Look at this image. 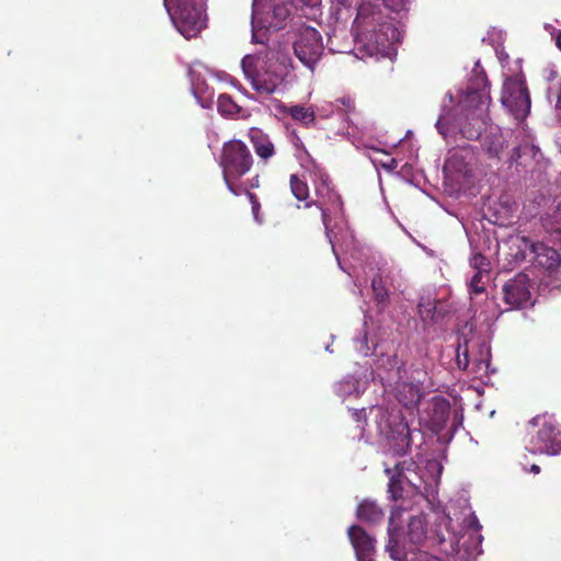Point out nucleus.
<instances>
[{"mask_svg":"<svg viewBox=\"0 0 561 561\" xmlns=\"http://www.w3.org/2000/svg\"><path fill=\"white\" fill-rule=\"evenodd\" d=\"M354 25L357 44L370 56L388 53L391 45L399 39V31L391 18L370 2L358 7Z\"/></svg>","mask_w":561,"mask_h":561,"instance_id":"obj_1","label":"nucleus"},{"mask_svg":"<svg viewBox=\"0 0 561 561\" xmlns=\"http://www.w3.org/2000/svg\"><path fill=\"white\" fill-rule=\"evenodd\" d=\"M253 162V156L243 141L232 139L224 144L219 165L225 183L233 195L242 193V184L239 181L251 170Z\"/></svg>","mask_w":561,"mask_h":561,"instance_id":"obj_2","label":"nucleus"},{"mask_svg":"<svg viewBox=\"0 0 561 561\" xmlns=\"http://www.w3.org/2000/svg\"><path fill=\"white\" fill-rule=\"evenodd\" d=\"M241 67L245 79L259 94L270 95L283 82L279 65L271 59L260 62L255 56L247 55L241 60Z\"/></svg>","mask_w":561,"mask_h":561,"instance_id":"obj_3","label":"nucleus"},{"mask_svg":"<svg viewBox=\"0 0 561 561\" xmlns=\"http://www.w3.org/2000/svg\"><path fill=\"white\" fill-rule=\"evenodd\" d=\"M528 425L538 428L529 442L530 454L556 456L561 453V427L553 415L547 412L536 414Z\"/></svg>","mask_w":561,"mask_h":561,"instance_id":"obj_4","label":"nucleus"},{"mask_svg":"<svg viewBox=\"0 0 561 561\" xmlns=\"http://www.w3.org/2000/svg\"><path fill=\"white\" fill-rule=\"evenodd\" d=\"M310 179L313 182L317 201L306 203V207L316 205L321 211L322 224L328 231L330 229L331 215L342 211L341 196L333 190L329 174L320 167L314 165L310 170Z\"/></svg>","mask_w":561,"mask_h":561,"instance_id":"obj_5","label":"nucleus"},{"mask_svg":"<svg viewBox=\"0 0 561 561\" xmlns=\"http://www.w3.org/2000/svg\"><path fill=\"white\" fill-rule=\"evenodd\" d=\"M167 10L185 37H192L206 26L202 0H164Z\"/></svg>","mask_w":561,"mask_h":561,"instance_id":"obj_6","label":"nucleus"},{"mask_svg":"<svg viewBox=\"0 0 561 561\" xmlns=\"http://www.w3.org/2000/svg\"><path fill=\"white\" fill-rule=\"evenodd\" d=\"M324 46L320 32L309 25H301L294 42V53L299 61L313 71L322 57Z\"/></svg>","mask_w":561,"mask_h":561,"instance_id":"obj_7","label":"nucleus"},{"mask_svg":"<svg viewBox=\"0 0 561 561\" xmlns=\"http://www.w3.org/2000/svg\"><path fill=\"white\" fill-rule=\"evenodd\" d=\"M501 102L516 119L525 118L530 112V95L525 81L508 77L503 84Z\"/></svg>","mask_w":561,"mask_h":561,"instance_id":"obj_8","label":"nucleus"},{"mask_svg":"<svg viewBox=\"0 0 561 561\" xmlns=\"http://www.w3.org/2000/svg\"><path fill=\"white\" fill-rule=\"evenodd\" d=\"M416 409L422 422L435 433L444 428L450 414V403L438 394L431 396L425 403Z\"/></svg>","mask_w":561,"mask_h":561,"instance_id":"obj_9","label":"nucleus"},{"mask_svg":"<svg viewBox=\"0 0 561 561\" xmlns=\"http://www.w3.org/2000/svg\"><path fill=\"white\" fill-rule=\"evenodd\" d=\"M533 284L525 273H518L503 286V300L512 309L524 308L530 304Z\"/></svg>","mask_w":561,"mask_h":561,"instance_id":"obj_10","label":"nucleus"},{"mask_svg":"<svg viewBox=\"0 0 561 561\" xmlns=\"http://www.w3.org/2000/svg\"><path fill=\"white\" fill-rule=\"evenodd\" d=\"M348 540L355 549L357 561H373L374 539L358 525L347 528Z\"/></svg>","mask_w":561,"mask_h":561,"instance_id":"obj_11","label":"nucleus"},{"mask_svg":"<svg viewBox=\"0 0 561 561\" xmlns=\"http://www.w3.org/2000/svg\"><path fill=\"white\" fill-rule=\"evenodd\" d=\"M486 85L488 82L486 79L484 78V87L482 89H468L466 95L460 102V106L463 113L478 115L480 108L483 107L484 115H488L491 98L489 94V90L486 89Z\"/></svg>","mask_w":561,"mask_h":561,"instance_id":"obj_12","label":"nucleus"},{"mask_svg":"<svg viewBox=\"0 0 561 561\" xmlns=\"http://www.w3.org/2000/svg\"><path fill=\"white\" fill-rule=\"evenodd\" d=\"M426 388H390L399 403L408 410L420 408L428 397L436 394L434 391H425Z\"/></svg>","mask_w":561,"mask_h":561,"instance_id":"obj_13","label":"nucleus"},{"mask_svg":"<svg viewBox=\"0 0 561 561\" xmlns=\"http://www.w3.org/2000/svg\"><path fill=\"white\" fill-rule=\"evenodd\" d=\"M529 262L537 264L547 271H554L561 263V255L556 249L548 247L543 242L537 241L536 247L533 249Z\"/></svg>","mask_w":561,"mask_h":561,"instance_id":"obj_14","label":"nucleus"},{"mask_svg":"<svg viewBox=\"0 0 561 561\" xmlns=\"http://www.w3.org/2000/svg\"><path fill=\"white\" fill-rule=\"evenodd\" d=\"M248 136L256 156L262 162L267 163L276 154L273 141L262 129L256 127L250 128Z\"/></svg>","mask_w":561,"mask_h":561,"instance_id":"obj_15","label":"nucleus"},{"mask_svg":"<svg viewBox=\"0 0 561 561\" xmlns=\"http://www.w3.org/2000/svg\"><path fill=\"white\" fill-rule=\"evenodd\" d=\"M508 252L511 261L515 264H520L523 262L529 261L528 257H531L533 249L536 247V242H534L530 238L525 236H511L508 241Z\"/></svg>","mask_w":561,"mask_h":561,"instance_id":"obj_16","label":"nucleus"},{"mask_svg":"<svg viewBox=\"0 0 561 561\" xmlns=\"http://www.w3.org/2000/svg\"><path fill=\"white\" fill-rule=\"evenodd\" d=\"M489 115H484V108L481 107L478 115L463 113V122L460 123V133L468 140H477L485 129Z\"/></svg>","mask_w":561,"mask_h":561,"instance_id":"obj_17","label":"nucleus"},{"mask_svg":"<svg viewBox=\"0 0 561 561\" xmlns=\"http://www.w3.org/2000/svg\"><path fill=\"white\" fill-rule=\"evenodd\" d=\"M390 447L394 455L404 456L408 454L411 444V431L407 422L399 421L389 432Z\"/></svg>","mask_w":561,"mask_h":561,"instance_id":"obj_18","label":"nucleus"},{"mask_svg":"<svg viewBox=\"0 0 561 561\" xmlns=\"http://www.w3.org/2000/svg\"><path fill=\"white\" fill-rule=\"evenodd\" d=\"M356 516L367 524H379L385 518V512L375 501L365 500L357 505Z\"/></svg>","mask_w":561,"mask_h":561,"instance_id":"obj_19","label":"nucleus"},{"mask_svg":"<svg viewBox=\"0 0 561 561\" xmlns=\"http://www.w3.org/2000/svg\"><path fill=\"white\" fill-rule=\"evenodd\" d=\"M426 539V520L423 515L409 518L407 540L413 547H419Z\"/></svg>","mask_w":561,"mask_h":561,"instance_id":"obj_20","label":"nucleus"},{"mask_svg":"<svg viewBox=\"0 0 561 561\" xmlns=\"http://www.w3.org/2000/svg\"><path fill=\"white\" fill-rule=\"evenodd\" d=\"M404 463H396L394 469H386V474L389 476L388 492L393 501H398L403 496V472Z\"/></svg>","mask_w":561,"mask_h":561,"instance_id":"obj_21","label":"nucleus"},{"mask_svg":"<svg viewBox=\"0 0 561 561\" xmlns=\"http://www.w3.org/2000/svg\"><path fill=\"white\" fill-rule=\"evenodd\" d=\"M400 515V512H392L389 517V526H388V534H389V542H388V550L390 551V556L392 558H396V554L399 553V550L397 548L399 547V536H400V529L398 526H396L394 519L397 516Z\"/></svg>","mask_w":561,"mask_h":561,"instance_id":"obj_22","label":"nucleus"},{"mask_svg":"<svg viewBox=\"0 0 561 561\" xmlns=\"http://www.w3.org/2000/svg\"><path fill=\"white\" fill-rule=\"evenodd\" d=\"M217 108L221 115L230 117L241 112V107L232 100L229 94H220L218 96Z\"/></svg>","mask_w":561,"mask_h":561,"instance_id":"obj_23","label":"nucleus"},{"mask_svg":"<svg viewBox=\"0 0 561 561\" xmlns=\"http://www.w3.org/2000/svg\"><path fill=\"white\" fill-rule=\"evenodd\" d=\"M289 185L293 195L298 201H307L309 197V186L305 179L300 178L298 174H291L289 180Z\"/></svg>","mask_w":561,"mask_h":561,"instance_id":"obj_24","label":"nucleus"},{"mask_svg":"<svg viewBox=\"0 0 561 561\" xmlns=\"http://www.w3.org/2000/svg\"><path fill=\"white\" fill-rule=\"evenodd\" d=\"M542 226L547 232L561 236V203L558 204L551 216L542 219Z\"/></svg>","mask_w":561,"mask_h":561,"instance_id":"obj_25","label":"nucleus"},{"mask_svg":"<svg viewBox=\"0 0 561 561\" xmlns=\"http://www.w3.org/2000/svg\"><path fill=\"white\" fill-rule=\"evenodd\" d=\"M289 114L294 119L304 123L306 126L312 124L316 118L314 113L311 110L301 105L290 107Z\"/></svg>","mask_w":561,"mask_h":561,"instance_id":"obj_26","label":"nucleus"},{"mask_svg":"<svg viewBox=\"0 0 561 561\" xmlns=\"http://www.w3.org/2000/svg\"><path fill=\"white\" fill-rule=\"evenodd\" d=\"M371 288L375 300L378 304H385L388 300V289L386 288L385 282L380 275L374 276L371 279Z\"/></svg>","mask_w":561,"mask_h":561,"instance_id":"obj_27","label":"nucleus"},{"mask_svg":"<svg viewBox=\"0 0 561 561\" xmlns=\"http://www.w3.org/2000/svg\"><path fill=\"white\" fill-rule=\"evenodd\" d=\"M470 265L473 270H476V272H479L480 274H488L490 270L489 260L481 253H476L471 257Z\"/></svg>","mask_w":561,"mask_h":561,"instance_id":"obj_28","label":"nucleus"},{"mask_svg":"<svg viewBox=\"0 0 561 561\" xmlns=\"http://www.w3.org/2000/svg\"><path fill=\"white\" fill-rule=\"evenodd\" d=\"M419 314L422 318V320H435L436 314V307L433 305L430 300H422L419 306Z\"/></svg>","mask_w":561,"mask_h":561,"instance_id":"obj_29","label":"nucleus"},{"mask_svg":"<svg viewBox=\"0 0 561 561\" xmlns=\"http://www.w3.org/2000/svg\"><path fill=\"white\" fill-rule=\"evenodd\" d=\"M485 274H480L479 272H476L474 275L471 277L470 280V289L471 293L479 295L484 291V286L482 285V278Z\"/></svg>","mask_w":561,"mask_h":561,"instance_id":"obj_30","label":"nucleus"},{"mask_svg":"<svg viewBox=\"0 0 561 561\" xmlns=\"http://www.w3.org/2000/svg\"><path fill=\"white\" fill-rule=\"evenodd\" d=\"M415 373L417 374V377H413L412 380H410L409 382H404L403 386L414 387V386H422L424 383L426 373L423 371L422 369H415Z\"/></svg>","mask_w":561,"mask_h":561,"instance_id":"obj_31","label":"nucleus"},{"mask_svg":"<svg viewBox=\"0 0 561 561\" xmlns=\"http://www.w3.org/2000/svg\"><path fill=\"white\" fill-rule=\"evenodd\" d=\"M386 8L393 12H398L403 9L405 0H382Z\"/></svg>","mask_w":561,"mask_h":561,"instance_id":"obj_32","label":"nucleus"},{"mask_svg":"<svg viewBox=\"0 0 561 561\" xmlns=\"http://www.w3.org/2000/svg\"><path fill=\"white\" fill-rule=\"evenodd\" d=\"M460 351H461V347L458 346V348H457V356H456L457 365H458L459 368L466 369L468 364H469L468 352H467V348H465V351L462 353V357H461Z\"/></svg>","mask_w":561,"mask_h":561,"instance_id":"obj_33","label":"nucleus"},{"mask_svg":"<svg viewBox=\"0 0 561 561\" xmlns=\"http://www.w3.org/2000/svg\"><path fill=\"white\" fill-rule=\"evenodd\" d=\"M273 15L276 19H279V21H284V20H286L288 18L289 10L287 9L286 5H276L273 9Z\"/></svg>","mask_w":561,"mask_h":561,"instance_id":"obj_34","label":"nucleus"},{"mask_svg":"<svg viewBox=\"0 0 561 561\" xmlns=\"http://www.w3.org/2000/svg\"><path fill=\"white\" fill-rule=\"evenodd\" d=\"M336 102L340 103L347 113L355 110L354 101L350 96L340 98Z\"/></svg>","mask_w":561,"mask_h":561,"instance_id":"obj_35","label":"nucleus"},{"mask_svg":"<svg viewBox=\"0 0 561 561\" xmlns=\"http://www.w3.org/2000/svg\"><path fill=\"white\" fill-rule=\"evenodd\" d=\"M243 192H245L247 195L249 196V199H250V202L252 204L253 211H256L260 208V203H259L255 194L249 192L248 188L242 185V193Z\"/></svg>","mask_w":561,"mask_h":561,"instance_id":"obj_36","label":"nucleus"},{"mask_svg":"<svg viewBox=\"0 0 561 561\" xmlns=\"http://www.w3.org/2000/svg\"><path fill=\"white\" fill-rule=\"evenodd\" d=\"M291 142L297 149L302 150L304 152L307 153V150L305 148L302 140L299 138V136L295 131H291Z\"/></svg>","mask_w":561,"mask_h":561,"instance_id":"obj_37","label":"nucleus"},{"mask_svg":"<svg viewBox=\"0 0 561 561\" xmlns=\"http://www.w3.org/2000/svg\"><path fill=\"white\" fill-rule=\"evenodd\" d=\"M501 149H502L501 145L500 146L490 145L486 150H488V153L490 157H499Z\"/></svg>","mask_w":561,"mask_h":561,"instance_id":"obj_38","label":"nucleus"},{"mask_svg":"<svg viewBox=\"0 0 561 561\" xmlns=\"http://www.w3.org/2000/svg\"><path fill=\"white\" fill-rule=\"evenodd\" d=\"M382 167L389 171H393L398 167V161L394 158H388V161L382 163Z\"/></svg>","mask_w":561,"mask_h":561,"instance_id":"obj_39","label":"nucleus"},{"mask_svg":"<svg viewBox=\"0 0 561 561\" xmlns=\"http://www.w3.org/2000/svg\"><path fill=\"white\" fill-rule=\"evenodd\" d=\"M530 472L534 473V474H537L540 472V467L536 463L531 465L530 466Z\"/></svg>","mask_w":561,"mask_h":561,"instance_id":"obj_40","label":"nucleus"},{"mask_svg":"<svg viewBox=\"0 0 561 561\" xmlns=\"http://www.w3.org/2000/svg\"><path fill=\"white\" fill-rule=\"evenodd\" d=\"M457 159H458V152H455V153L451 154L450 159L448 160V163L454 167L455 165V161Z\"/></svg>","mask_w":561,"mask_h":561,"instance_id":"obj_41","label":"nucleus"},{"mask_svg":"<svg viewBox=\"0 0 561 561\" xmlns=\"http://www.w3.org/2000/svg\"><path fill=\"white\" fill-rule=\"evenodd\" d=\"M556 45L561 50V32H559L556 36Z\"/></svg>","mask_w":561,"mask_h":561,"instance_id":"obj_42","label":"nucleus"},{"mask_svg":"<svg viewBox=\"0 0 561 561\" xmlns=\"http://www.w3.org/2000/svg\"><path fill=\"white\" fill-rule=\"evenodd\" d=\"M250 186H251L252 188H253V187H257V186H259V176H257V175L252 180V182H251Z\"/></svg>","mask_w":561,"mask_h":561,"instance_id":"obj_43","label":"nucleus"},{"mask_svg":"<svg viewBox=\"0 0 561 561\" xmlns=\"http://www.w3.org/2000/svg\"><path fill=\"white\" fill-rule=\"evenodd\" d=\"M442 125H443V119H442V118H439V119L437 121V123H436V127H437V129H438V131H439L440 134H443Z\"/></svg>","mask_w":561,"mask_h":561,"instance_id":"obj_44","label":"nucleus"},{"mask_svg":"<svg viewBox=\"0 0 561 561\" xmlns=\"http://www.w3.org/2000/svg\"><path fill=\"white\" fill-rule=\"evenodd\" d=\"M473 526H477V529H479V528H480V526H479L478 522H473Z\"/></svg>","mask_w":561,"mask_h":561,"instance_id":"obj_45","label":"nucleus"},{"mask_svg":"<svg viewBox=\"0 0 561 561\" xmlns=\"http://www.w3.org/2000/svg\"><path fill=\"white\" fill-rule=\"evenodd\" d=\"M476 390H478V393L481 394V391H480V388H474Z\"/></svg>","mask_w":561,"mask_h":561,"instance_id":"obj_46","label":"nucleus"}]
</instances>
